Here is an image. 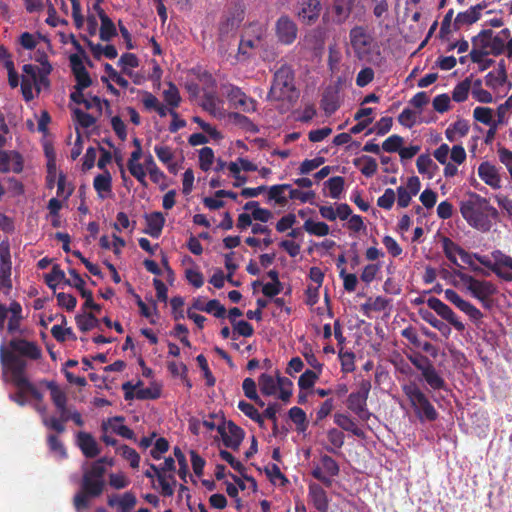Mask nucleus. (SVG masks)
<instances>
[{
  "mask_svg": "<svg viewBox=\"0 0 512 512\" xmlns=\"http://www.w3.org/2000/svg\"><path fill=\"white\" fill-rule=\"evenodd\" d=\"M396 200V193L393 189L387 188L383 195L377 199V205L385 210H390Z\"/></svg>",
  "mask_w": 512,
  "mask_h": 512,
  "instance_id": "obj_56",
  "label": "nucleus"
},
{
  "mask_svg": "<svg viewBox=\"0 0 512 512\" xmlns=\"http://www.w3.org/2000/svg\"><path fill=\"white\" fill-rule=\"evenodd\" d=\"M76 444L86 458L92 459L100 454L98 443L88 432H78L76 435Z\"/></svg>",
  "mask_w": 512,
  "mask_h": 512,
  "instance_id": "obj_18",
  "label": "nucleus"
},
{
  "mask_svg": "<svg viewBox=\"0 0 512 512\" xmlns=\"http://www.w3.org/2000/svg\"><path fill=\"white\" fill-rule=\"evenodd\" d=\"M127 169L133 177H135L143 186H147L146 183V171L147 169L142 165L141 162H126Z\"/></svg>",
  "mask_w": 512,
  "mask_h": 512,
  "instance_id": "obj_47",
  "label": "nucleus"
},
{
  "mask_svg": "<svg viewBox=\"0 0 512 512\" xmlns=\"http://www.w3.org/2000/svg\"><path fill=\"white\" fill-rule=\"evenodd\" d=\"M65 280H67L65 273L58 264L53 265L51 272L45 275L46 284L53 290H55L57 283L65 282Z\"/></svg>",
  "mask_w": 512,
  "mask_h": 512,
  "instance_id": "obj_44",
  "label": "nucleus"
},
{
  "mask_svg": "<svg viewBox=\"0 0 512 512\" xmlns=\"http://www.w3.org/2000/svg\"><path fill=\"white\" fill-rule=\"evenodd\" d=\"M427 305L442 319L451 324L457 331L462 332L465 330V325L463 322H461L453 310L440 299L436 297H430L427 300Z\"/></svg>",
  "mask_w": 512,
  "mask_h": 512,
  "instance_id": "obj_15",
  "label": "nucleus"
},
{
  "mask_svg": "<svg viewBox=\"0 0 512 512\" xmlns=\"http://www.w3.org/2000/svg\"><path fill=\"white\" fill-rule=\"evenodd\" d=\"M295 96L294 72L290 66L284 64L274 73L268 98L291 101Z\"/></svg>",
  "mask_w": 512,
  "mask_h": 512,
  "instance_id": "obj_6",
  "label": "nucleus"
},
{
  "mask_svg": "<svg viewBox=\"0 0 512 512\" xmlns=\"http://www.w3.org/2000/svg\"><path fill=\"white\" fill-rule=\"evenodd\" d=\"M318 375L312 370H306L298 380V386L301 390H307L314 386Z\"/></svg>",
  "mask_w": 512,
  "mask_h": 512,
  "instance_id": "obj_57",
  "label": "nucleus"
},
{
  "mask_svg": "<svg viewBox=\"0 0 512 512\" xmlns=\"http://www.w3.org/2000/svg\"><path fill=\"white\" fill-rule=\"evenodd\" d=\"M349 42L355 57L364 60L372 52L374 37L368 27L356 25L349 31Z\"/></svg>",
  "mask_w": 512,
  "mask_h": 512,
  "instance_id": "obj_8",
  "label": "nucleus"
},
{
  "mask_svg": "<svg viewBox=\"0 0 512 512\" xmlns=\"http://www.w3.org/2000/svg\"><path fill=\"white\" fill-rule=\"evenodd\" d=\"M221 90L231 107L244 113H252L257 110V101L248 96L240 87L226 83L221 85Z\"/></svg>",
  "mask_w": 512,
  "mask_h": 512,
  "instance_id": "obj_9",
  "label": "nucleus"
},
{
  "mask_svg": "<svg viewBox=\"0 0 512 512\" xmlns=\"http://www.w3.org/2000/svg\"><path fill=\"white\" fill-rule=\"evenodd\" d=\"M353 0H334L333 11L336 15L335 22L342 24L346 21L351 13Z\"/></svg>",
  "mask_w": 512,
  "mask_h": 512,
  "instance_id": "obj_31",
  "label": "nucleus"
},
{
  "mask_svg": "<svg viewBox=\"0 0 512 512\" xmlns=\"http://www.w3.org/2000/svg\"><path fill=\"white\" fill-rule=\"evenodd\" d=\"M371 387L372 385L370 380L362 379L358 383L357 390L351 392L346 400L347 409L364 422L369 421L373 415L367 407V400Z\"/></svg>",
  "mask_w": 512,
  "mask_h": 512,
  "instance_id": "obj_7",
  "label": "nucleus"
},
{
  "mask_svg": "<svg viewBox=\"0 0 512 512\" xmlns=\"http://www.w3.org/2000/svg\"><path fill=\"white\" fill-rule=\"evenodd\" d=\"M232 176L237 180L235 186H240L246 182V177L241 175V171H256L258 166L255 162H229L227 166Z\"/></svg>",
  "mask_w": 512,
  "mask_h": 512,
  "instance_id": "obj_25",
  "label": "nucleus"
},
{
  "mask_svg": "<svg viewBox=\"0 0 512 512\" xmlns=\"http://www.w3.org/2000/svg\"><path fill=\"white\" fill-rule=\"evenodd\" d=\"M146 219V228L144 229V233L148 234L152 238H159L164 224L165 218L161 212H152L145 216Z\"/></svg>",
  "mask_w": 512,
  "mask_h": 512,
  "instance_id": "obj_20",
  "label": "nucleus"
},
{
  "mask_svg": "<svg viewBox=\"0 0 512 512\" xmlns=\"http://www.w3.org/2000/svg\"><path fill=\"white\" fill-rule=\"evenodd\" d=\"M334 423L342 430L352 433L354 436L365 439L366 434L358 427L355 420L347 413L337 412L334 414Z\"/></svg>",
  "mask_w": 512,
  "mask_h": 512,
  "instance_id": "obj_19",
  "label": "nucleus"
},
{
  "mask_svg": "<svg viewBox=\"0 0 512 512\" xmlns=\"http://www.w3.org/2000/svg\"><path fill=\"white\" fill-rule=\"evenodd\" d=\"M507 81V73L505 69V62L501 60L496 72L491 71L485 76V84L488 87L496 88L502 86Z\"/></svg>",
  "mask_w": 512,
  "mask_h": 512,
  "instance_id": "obj_28",
  "label": "nucleus"
},
{
  "mask_svg": "<svg viewBox=\"0 0 512 512\" xmlns=\"http://www.w3.org/2000/svg\"><path fill=\"white\" fill-rule=\"evenodd\" d=\"M275 32L280 43L291 45L297 38L298 27L288 15H282L276 21Z\"/></svg>",
  "mask_w": 512,
  "mask_h": 512,
  "instance_id": "obj_14",
  "label": "nucleus"
},
{
  "mask_svg": "<svg viewBox=\"0 0 512 512\" xmlns=\"http://www.w3.org/2000/svg\"><path fill=\"white\" fill-rule=\"evenodd\" d=\"M473 117L476 121L485 125H492V123H495L493 120V110L489 107H476L473 111Z\"/></svg>",
  "mask_w": 512,
  "mask_h": 512,
  "instance_id": "obj_46",
  "label": "nucleus"
},
{
  "mask_svg": "<svg viewBox=\"0 0 512 512\" xmlns=\"http://www.w3.org/2000/svg\"><path fill=\"white\" fill-rule=\"evenodd\" d=\"M321 464L329 476L333 477L339 474V465L331 456L323 455L321 457Z\"/></svg>",
  "mask_w": 512,
  "mask_h": 512,
  "instance_id": "obj_62",
  "label": "nucleus"
},
{
  "mask_svg": "<svg viewBox=\"0 0 512 512\" xmlns=\"http://www.w3.org/2000/svg\"><path fill=\"white\" fill-rule=\"evenodd\" d=\"M402 391L407 397L415 416L421 422H433L439 414L426 394L413 381L402 385Z\"/></svg>",
  "mask_w": 512,
  "mask_h": 512,
  "instance_id": "obj_4",
  "label": "nucleus"
},
{
  "mask_svg": "<svg viewBox=\"0 0 512 512\" xmlns=\"http://www.w3.org/2000/svg\"><path fill=\"white\" fill-rule=\"evenodd\" d=\"M161 396V390L157 387H146V388H138L136 390V399L138 400H148V399H158Z\"/></svg>",
  "mask_w": 512,
  "mask_h": 512,
  "instance_id": "obj_59",
  "label": "nucleus"
},
{
  "mask_svg": "<svg viewBox=\"0 0 512 512\" xmlns=\"http://www.w3.org/2000/svg\"><path fill=\"white\" fill-rule=\"evenodd\" d=\"M268 201H274L280 206H285L288 203V197L285 196V192L277 184L269 187Z\"/></svg>",
  "mask_w": 512,
  "mask_h": 512,
  "instance_id": "obj_50",
  "label": "nucleus"
},
{
  "mask_svg": "<svg viewBox=\"0 0 512 512\" xmlns=\"http://www.w3.org/2000/svg\"><path fill=\"white\" fill-rule=\"evenodd\" d=\"M58 305L64 307L67 311H73L77 304V299L71 294L60 292L56 295Z\"/></svg>",
  "mask_w": 512,
  "mask_h": 512,
  "instance_id": "obj_60",
  "label": "nucleus"
},
{
  "mask_svg": "<svg viewBox=\"0 0 512 512\" xmlns=\"http://www.w3.org/2000/svg\"><path fill=\"white\" fill-rule=\"evenodd\" d=\"M325 185L329 189L330 196L338 199L343 190L344 179L340 176L332 177L325 182Z\"/></svg>",
  "mask_w": 512,
  "mask_h": 512,
  "instance_id": "obj_48",
  "label": "nucleus"
},
{
  "mask_svg": "<svg viewBox=\"0 0 512 512\" xmlns=\"http://www.w3.org/2000/svg\"><path fill=\"white\" fill-rule=\"evenodd\" d=\"M340 107L339 94L334 88H327L321 99V108L326 114H333Z\"/></svg>",
  "mask_w": 512,
  "mask_h": 512,
  "instance_id": "obj_24",
  "label": "nucleus"
},
{
  "mask_svg": "<svg viewBox=\"0 0 512 512\" xmlns=\"http://www.w3.org/2000/svg\"><path fill=\"white\" fill-rule=\"evenodd\" d=\"M479 177L492 188L500 187V176L495 166L491 162H481L478 168Z\"/></svg>",
  "mask_w": 512,
  "mask_h": 512,
  "instance_id": "obj_22",
  "label": "nucleus"
},
{
  "mask_svg": "<svg viewBox=\"0 0 512 512\" xmlns=\"http://www.w3.org/2000/svg\"><path fill=\"white\" fill-rule=\"evenodd\" d=\"M454 275L457 276L467 286V289L477 300L490 298L497 293V287L490 281L478 280L473 276L462 272L461 270H455Z\"/></svg>",
  "mask_w": 512,
  "mask_h": 512,
  "instance_id": "obj_10",
  "label": "nucleus"
},
{
  "mask_svg": "<svg viewBox=\"0 0 512 512\" xmlns=\"http://www.w3.org/2000/svg\"><path fill=\"white\" fill-rule=\"evenodd\" d=\"M421 183L417 176H411L407 179L405 186L397 188V205L400 208L409 206L413 196L417 195L420 191Z\"/></svg>",
  "mask_w": 512,
  "mask_h": 512,
  "instance_id": "obj_16",
  "label": "nucleus"
},
{
  "mask_svg": "<svg viewBox=\"0 0 512 512\" xmlns=\"http://www.w3.org/2000/svg\"><path fill=\"white\" fill-rule=\"evenodd\" d=\"M119 451L122 457L129 461L132 468H137L139 466L140 456L134 448H131L128 445H122L119 448Z\"/></svg>",
  "mask_w": 512,
  "mask_h": 512,
  "instance_id": "obj_55",
  "label": "nucleus"
},
{
  "mask_svg": "<svg viewBox=\"0 0 512 512\" xmlns=\"http://www.w3.org/2000/svg\"><path fill=\"white\" fill-rule=\"evenodd\" d=\"M47 444L49 449L56 453L60 458H67V450L62 441L56 435H49L47 437Z\"/></svg>",
  "mask_w": 512,
  "mask_h": 512,
  "instance_id": "obj_53",
  "label": "nucleus"
},
{
  "mask_svg": "<svg viewBox=\"0 0 512 512\" xmlns=\"http://www.w3.org/2000/svg\"><path fill=\"white\" fill-rule=\"evenodd\" d=\"M136 503V496L131 492H125L118 501L121 512H131Z\"/></svg>",
  "mask_w": 512,
  "mask_h": 512,
  "instance_id": "obj_58",
  "label": "nucleus"
},
{
  "mask_svg": "<svg viewBox=\"0 0 512 512\" xmlns=\"http://www.w3.org/2000/svg\"><path fill=\"white\" fill-rule=\"evenodd\" d=\"M297 16L304 24L311 26L315 24L322 12L320 0H298Z\"/></svg>",
  "mask_w": 512,
  "mask_h": 512,
  "instance_id": "obj_13",
  "label": "nucleus"
},
{
  "mask_svg": "<svg viewBox=\"0 0 512 512\" xmlns=\"http://www.w3.org/2000/svg\"><path fill=\"white\" fill-rule=\"evenodd\" d=\"M228 119L231 123L239 126L246 132H258V127L247 116L239 112H230L228 114Z\"/></svg>",
  "mask_w": 512,
  "mask_h": 512,
  "instance_id": "obj_34",
  "label": "nucleus"
},
{
  "mask_svg": "<svg viewBox=\"0 0 512 512\" xmlns=\"http://www.w3.org/2000/svg\"><path fill=\"white\" fill-rule=\"evenodd\" d=\"M164 100L165 102L174 108H177L181 102V96L179 93V90L175 84L172 82L169 83L168 89L164 90L163 92Z\"/></svg>",
  "mask_w": 512,
  "mask_h": 512,
  "instance_id": "obj_42",
  "label": "nucleus"
},
{
  "mask_svg": "<svg viewBox=\"0 0 512 512\" xmlns=\"http://www.w3.org/2000/svg\"><path fill=\"white\" fill-rule=\"evenodd\" d=\"M15 386H21L23 388H26L28 391V394H30L36 401L42 402L43 401V393L40 392L37 387L31 383L28 378L24 375L21 379H18L17 382L14 383Z\"/></svg>",
  "mask_w": 512,
  "mask_h": 512,
  "instance_id": "obj_49",
  "label": "nucleus"
},
{
  "mask_svg": "<svg viewBox=\"0 0 512 512\" xmlns=\"http://www.w3.org/2000/svg\"><path fill=\"white\" fill-rule=\"evenodd\" d=\"M481 17V14L476 11V9L471 6L468 10L464 12H459L456 15V18L454 20V29L458 30L461 26L464 25H472L473 23L477 22Z\"/></svg>",
  "mask_w": 512,
  "mask_h": 512,
  "instance_id": "obj_30",
  "label": "nucleus"
},
{
  "mask_svg": "<svg viewBox=\"0 0 512 512\" xmlns=\"http://www.w3.org/2000/svg\"><path fill=\"white\" fill-rule=\"evenodd\" d=\"M459 209L469 226L481 232H488L492 227V220L498 217L496 208L486 198L474 192L460 200Z\"/></svg>",
  "mask_w": 512,
  "mask_h": 512,
  "instance_id": "obj_1",
  "label": "nucleus"
},
{
  "mask_svg": "<svg viewBox=\"0 0 512 512\" xmlns=\"http://www.w3.org/2000/svg\"><path fill=\"white\" fill-rule=\"evenodd\" d=\"M303 229L311 235L323 237L329 234V226L325 222H315L308 219L303 224Z\"/></svg>",
  "mask_w": 512,
  "mask_h": 512,
  "instance_id": "obj_38",
  "label": "nucleus"
},
{
  "mask_svg": "<svg viewBox=\"0 0 512 512\" xmlns=\"http://www.w3.org/2000/svg\"><path fill=\"white\" fill-rule=\"evenodd\" d=\"M232 325H233V329H234L232 338L234 340L237 339L236 334H238L239 336H243V337H251L254 334L253 326L245 320L237 321L236 323H234Z\"/></svg>",
  "mask_w": 512,
  "mask_h": 512,
  "instance_id": "obj_51",
  "label": "nucleus"
},
{
  "mask_svg": "<svg viewBox=\"0 0 512 512\" xmlns=\"http://www.w3.org/2000/svg\"><path fill=\"white\" fill-rule=\"evenodd\" d=\"M15 351L8 350L4 346L0 347V363L3 368L11 372L13 384L25 375L27 363L19 356L14 354Z\"/></svg>",
  "mask_w": 512,
  "mask_h": 512,
  "instance_id": "obj_11",
  "label": "nucleus"
},
{
  "mask_svg": "<svg viewBox=\"0 0 512 512\" xmlns=\"http://www.w3.org/2000/svg\"><path fill=\"white\" fill-rule=\"evenodd\" d=\"M150 468L156 474L157 480L161 487V494L165 497L172 496L174 494V489L172 488L171 484L167 481V477L165 476V474L161 473L160 469L155 464L151 463Z\"/></svg>",
  "mask_w": 512,
  "mask_h": 512,
  "instance_id": "obj_45",
  "label": "nucleus"
},
{
  "mask_svg": "<svg viewBox=\"0 0 512 512\" xmlns=\"http://www.w3.org/2000/svg\"><path fill=\"white\" fill-rule=\"evenodd\" d=\"M245 15L246 6L243 2H231L222 13L218 22V40L224 42L234 37L244 21Z\"/></svg>",
  "mask_w": 512,
  "mask_h": 512,
  "instance_id": "obj_5",
  "label": "nucleus"
},
{
  "mask_svg": "<svg viewBox=\"0 0 512 512\" xmlns=\"http://www.w3.org/2000/svg\"><path fill=\"white\" fill-rule=\"evenodd\" d=\"M100 39L102 41H110L117 35V29L113 21L107 16L105 11H101L100 13Z\"/></svg>",
  "mask_w": 512,
  "mask_h": 512,
  "instance_id": "obj_29",
  "label": "nucleus"
},
{
  "mask_svg": "<svg viewBox=\"0 0 512 512\" xmlns=\"http://www.w3.org/2000/svg\"><path fill=\"white\" fill-rule=\"evenodd\" d=\"M441 242L442 249L446 258L454 265L461 267L457 261L456 255H459L460 258H462L466 253V250H464L457 243H455L453 240L446 236L442 237Z\"/></svg>",
  "mask_w": 512,
  "mask_h": 512,
  "instance_id": "obj_23",
  "label": "nucleus"
},
{
  "mask_svg": "<svg viewBox=\"0 0 512 512\" xmlns=\"http://www.w3.org/2000/svg\"><path fill=\"white\" fill-rule=\"evenodd\" d=\"M419 314L421 318L429 323L433 328L437 329L439 332H441L444 336H449L451 333V328L448 324L443 322L442 320H439L432 312L429 310H420Z\"/></svg>",
  "mask_w": 512,
  "mask_h": 512,
  "instance_id": "obj_32",
  "label": "nucleus"
},
{
  "mask_svg": "<svg viewBox=\"0 0 512 512\" xmlns=\"http://www.w3.org/2000/svg\"><path fill=\"white\" fill-rule=\"evenodd\" d=\"M260 391L265 396L275 395L277 391V379L275 380L271 375L263 373L259 377Z\"/></svg>",
  "mask_w": 512,
  "mask_h": 512,
  "instance_id": "obj_36",
  "label": "nucleus"
},
{
  "mask_svg": "<svg viewBox=\"0 0 512 512\" xmlns=\"http://www.w3.org/2000/svg\"><path fill=\"white\" fill-rule=\"evenodd\" d=\"M40 384L44 385L50 391L51 400L59 414L58 417H44L42 422L45 427L61 434L65 432L66 428L64 424L69 420H72L79 427L84 425L81 413L76 409L68 407L67 394L56 382L42 380Z\"/></svg>",
  "mask_w": 512,
  "mask_h": 512,
  "instance_id": "obj_2",
  "label": "nucleus"
},
{
  "mask_svg": "<svg viewBox=\"0 0 512 512\" xmlns=\"http://www.w3.org/2000/svg\"><path fill=\"white\" fill-rule=\"evenodd\" d=\"M470 89L471 79L467 77L454 87L452 91V99L458 103L464 102L468 98Z\"/></svg>",
  "mask_w": 512,
  "mask_h": 512,
  "instance_id": "obj_37",
  "label": "nucleus"
},
{
  "mask_svg": "<svg viewBox=\"0 0 512 512\" xmlns=\"http://www.w3.org/2000/svg\"><path fill=\"white\" fill-rule=\"evenodd\" d=\"M289 418L296 424L297 431L305 432L308 428V421L305 411L297 406L290 408Z\"/></svg>",
  "mask_w": 512,
  "mask_h": 512,
  "instance_id": "obj_35",
  "label": "nucleus"
},
{
  "mask_svg": "<svg viewBox=\"0 0 512 512\" xmlns=\"http://www.w3.org/2000/svg\"><path fill=\"white\" fill-rule=\"evenodd\" d=\"M76 324L82 332H87L97 327L99 324L98 319L92 313L84 315H77L75 317Z\"/></svg>",
  "mask_w": 512,
  "mask_h": 512,
  "instance_id": "obj_40",
  "label": "nucleus"
},
{
  "mask_svg": "<svg viewBox=\"0 0 512 512\" xmlns=\"http://www.w3.org/2000/svg\"><path fill=\"white\" fill-rule=\"evenodd\" d=\"M118 65L121 66L122 72L128 76H132V71L128 70L130 68H136L139 66V59L133 53H124L121 55Z\"/></svg>",
  "mask_w": 512,
  "mask_h": 512,
  "instance_id": "obj_43",
  "label": "nucleus"
},
{
  "mask_svg": "<svg viewBox=\"0 0 512 512\" xmlns=\"http://www.w3.org/2000/svg\"><path fill=\"white\" fill-rule=\"evenodd\" d=\"M217 431L220 434L223 444L232 450H238L243 439L244 430L236 425L234 422L229 421L227 424L223 423L217 426Z\"/></svg>",
  "mask_w": 512,
  "mask_h": 512,
  "instance_id": "obj_12",
  "label": "nucleus"
},
{
  "mask_svg": "<svg viewBox=\"0 0 512 512\" xmlns=\"http://www.w3.org/2000/svg\"><path fill=\"white\" fill-rule=\"evenodd\" d=\"M421 374L433 390H444L446 388L445 380L439 375L433 364L423 369Z\"/></svg>",
  "mask_w": 512,
  "mask_h": 512,
  "instance_id": "obj_27",
  "label": "nucleus"
},
{
  "mask_svg": "<svg viewBox=\"0 0 512 512\" xmlns=\"http://www.w3.org/2000/svg\"><path fill=\"white\" fill-rule=\"evenodd\" d=\"M277 384V390H279V399L285 403L288 402L293 393V382L287 377L278 375Z\"/></svg>",
  "mask_w": 512,
  "mask_h": 512,
  "instance_id": "obj_39",
  "label": "nucleus"
},
{
  "mask_svg": "<svg viewBox=\"0 0 512 512\" xmlns=\"http://www.w3.org/2000/svg\"><path fill=\"white\" fill-rule=\"evenodd\" d=\"M203 311L214 315L216 318H224L226 314L225 307L217 299L209 300L205 304Z\"/></svg>",
  "mask_w": 512,
  "mask_h": 512,
  "instance_id": "obj_52",
  "label": "nucleus"
},
{
  "mask_svg": "<svg viewBox=\"0 0 512 512\" xmlns=\"http://www.w3.org/2000/svg\"><path fill=\"white\" fill-rule=\"evenodd\" d=\"M106 468L102 460H96L83 472L80 489L73 497V505L78 512L87 510L90 501L102 495L105 489Z\"/></svg>",
  "mask_w": 512,
  "mask_h": 512,
  "instance_id": "obj_3",
  "label": "nucleus"
},
{
  "mask_svg": "<svg viewBox=\"0 0 512 512\" xmlns=\"http://www.w3.org/2000/svg\"><path fill=\"white\" fill-rule=\"evenodd\" d=\"M403 138L399 135L389 136L382 144V149L386 152L393 153L401 150Z\"/></svg>",
  "mask_w": 512,
  "mask_h": 512,
  "instance_id": "obj_54",
  "label": "nucleus"
},
{
  "mask_svg": "<svg viewBox=\"0 0 512 512\" xmlns=\"http://www.w3.org/2000/svg\"><path fill=\"white\" fill-rule=\"evenodd\" d=\"M491 255H492L495 265H497V267H500V268L507 267L512 271V257L504 254L500 250L493 251L491 253Z\"/></svg>",
  "mask_w": 512,
  "mask_h": 512,
  "instance_id": "obj_64",
  "label": "nucleus"
},
{
  "mask_svg": "<svg viewBox=\"0 0 512 512\" xmlns=\"http://www.w3.org/2000/svg\"><path fill=\"white\" fill-rule=\"evenodd\" d=\"M309 497L313 506L319 512H327L329 508V500L326 491L318 484H311L309 486Z\"/></svg>",
  "mask_w": 512,
  "mask_h": 512,
  "instance_id": "obj_21",
  "label": "nucleus"
},
{
  "mask_svg": "<svg viewBox=\"0 0 512 512\" xmlns=\"http://www.w3.org/2000/svg\"><path fill=\"white\" fill-rule=\"evenodd\" d=\"M10 348L19 353L21 356L27 357L32 360H38L41 355V349L35 342L28 341L22 338H13L9 342Z\"/></svg>",
  "mask_w": 512,
  "mask_h": 512,
  "instance_id": "obj_17",
  "label": "nucleus"
},
{
  "mask_svg": "<svg viewBox=\"0 0 512 512\" xmlns=\"http://www.w3.org/2000/svg\"><path fill=\"white\" fill-rule=\"evenodd\" d=\"M374 79V71L370 67L361 69L356 77V85L358 87H365Z\"/></svg>",
  "mask_w": 512,
  "mask_h": 512,
  "instance_id": "obj_63",
  "label": "nucleus"
},
{
  "mask_svg": "<svg viewBox=\"0 0 512 512\" xmlns=\"http://www.w3.org/2000/svg\"><path fill=\"white\" fill-rule=\"evenodd\" d=\"M432 104L435 111L445 113L450 109V97L446 93L437 95Z\"/></svg>",
  "mask_w": 512,
  "mask_h": 512,
  "instance_id": "obj_61",
  "label": "nucleus"
},
{
  "mask_svg": "<svg viewBox=\"0 0 512 512\" xmlns=\"http://www.w3.org/2000/svg\"><path fill=\"white\" fill-rule=\"evenodd\" d=\"M93 186L100 197L104 198L105 194L112 190V178L108 171L98 174L93 181Z\"/></svg>",
  "mask_w": 512,
  "mask_h": 512,
  "instance_id": "obj_33",
  "label": "nucleus"
},
{
  "mask_svg": "<svg viewBox=\"0 0 512 512\" xmlns=\"http://www.w3.org/2000/svg\"><path fill=\"white\" fill-rule=\"evenodd\" d=\"M327 438L328 441L331 443L333 448H326L327 451L335 453V449H340L344 445L345 441V435L344 433L337 429V428H331L327 431Z\"/></svg>",
  "mask_w": 512,
  "mask_h": 512,
  "instance_id": "obj_41",
  "label": "nucleus"
},
{
  "mask_svg": "<svg viewBox=\"0 0 512 512\" xmlns=\"http://www.w3.org/2000/svg\"><path fill=\"white\" fill-rule=\"evenodd\" d=\"M469 132V123L464 119H458L445 131V136L450 142H456Z\"/></svg>",
  "mask_w": 512,
  "mask_h": 512,
  "instance_id": "obj_26",
  "label": "nucleus"
}]
</instances>
